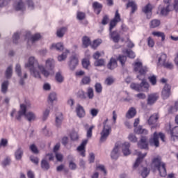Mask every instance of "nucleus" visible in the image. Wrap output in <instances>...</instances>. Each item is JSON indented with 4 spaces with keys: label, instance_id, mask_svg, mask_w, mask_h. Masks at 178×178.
I'll list each match as a JSON object with an SVG mask.
<instances>
[{
    "label": "nucleus",
    "instance_id": "nucleus-1",
    "mask_svg": "<svg viewBox=\"0 0 178 178\" xmlns=\"http://www.w3.org/2000/svg\"><path fill=\"white\" fill-rule=\"evenodd\" d=\"M25 67H29L31 76L35 79H41V74L44 77H49V75L52 74L51 72L45 69L42 64L38 63L37 59L33 56L29 58L28 63L25 64Z\"/></svg>",
    "mask_w": 178,
    "mask_h": 178
},
{
    "label": "nucleus",
    "instance_id": "nucleus-2",
    "mask_svg": "<svg viewBox=\"0 0 178 178\" xmlns=\"http://www.w3.org/2000/svg\"><path fill=\"white\" fill-rule=\"evenodd\" d=\"M31 106V104L30 103L26 104H21L20 105V111L17 113V115H16V119L17 120H20L22 118V116H24L25 119L28 120V122H34L35 120H37V115L33 111H28L26 112L27 110V108H30Z\"/></svg>",
    "mask_w": 178,
    "mask_h": 178
},
{
    "label": "nucleus",
    "instance_id": "nucleus-3",
    "mask_svg": "<svg viewBox=\"0 0 178 178\" xmlns=\"http://www.w3.org/2000/svg\"><path fill=\"white\" fill-rule=\"evenodd\" d=\"M162 159L160 156L153 159L152 162V169H156L159 170L160 175L162 177L166 176V167L165 163L161 161Z\"/></svg>",
    "mask_w": 178,
    "mask_h": 178
},
{
    "label": "nucleus",
    "instance_id": "nucleus-4",
    "mask_svg": "<svg viewBox=\"0 0 178 178\" xmlns=\"http://www.w3.org/2000/svg\"><path fill=\"white\" fill-rule=\"evenodd\" d=\"M134 70L136 73H138V79H143L145 77L147 72H148V68L147 67L143 66V63L141 61H135L134 63Z\"/></svg>",
    "mask_w": 178,
    "mask_h": 178
},
{
    "label": "nucleus",
    "instance_id": "nucleus-5",
    "mask_svg": "<svg viewBox=\"0 0 178 178\" xmlns=\"http://www.w3.org/2000/svg\"><path fill=\"white\" fill-rule=\"evenodd\" d=\"M104 127L103 129L102 130L100 133V142L101 143H105V140L108 139V137H109V134L112 133V127L108 124V119H106L103 122Z\"/></svg>",
    "mask_w": 178,
    "mask_h": 178
},
{
    "label": "nucleus",
    "instance_id": "nucleus-6",
    "mask_svg": "<svg viewBox=\"0 0 178 178\" xmlns=\"http://www.w3.org/2000/svg\"><path fill=\"white\" fill-rule=\"evenodd\" d=\"M159 138H161L163 143H165V134L161 132L159 134H157L156 132H154L153 134V136H151L149 141L150 145H152L154 147H159Z\"/></svg>",
    "mask_w": 178,
    "mask_h": 178
},
{
    "label": "nucleus",
    "instance_id": "nucleus-7",
    "mask_svg": "<svg viewBox=\"0 0 178 178\" xmlns=\"http://www.w3.org/2000/svg\"><path fill=\"white\" fill-rule=\"evenodd\" d=\"M15 72L19 78V83L20 86H24L26 79H27V72H22V66H20L19 64L15 65Z\"/></svg>",
    "mask_w": 178,
    "mask_h": 178
},
{
    "label": "nucleus",
    "instance_id": "nucleus-8",
    "mask_svg": "<svg viewBox=\"0 0 178 178\" xmlns=\"http://www.w3.org/2000/svg\"><path fill=\"white\" fill-rule=\"evenodd\" d=\"M44 67L46 70H48L51 74L49 76H54L55 72H54V68L55 67V60L53 58H48L45 60V65Z\"/></svg>",
    "mask_w": 178,
    "mask_h": 178
},
{
    "label": "nucleus",
    "instance_id": "nucleus-9",
    "mask_svg": "<svg viewBox=\"0 0 178 178\" xmlns=\"http://www.w3.org/2000/svg\"><path fill=\"white\" fill-rule=\"evenodd\" d=\"M79 65V55L74 54L70 57V69L74 70Z\"/></svg>",
    "mask_w": 178,
    "mask_h": 178
},
{
    "label": "nucleus",
    "instance_id": "nucleus-10",
    "mask_svg": "<svg viewBox=\"0 0 178 178\" xmlns=\"http://www.w3.org/2000/svg\"><path fill=\"white\" fill-rule=\"evenodd\" d=\"M13 8L15 10H19L24 12L26 10V3L23 0H15L13 3Z\"/></svg>",
    "mask_w": 178,
    "mask_h": 178
},
{
    "label": "nucleus",
    "instance_id": "nucleus-11",
    "mask_svg": "<svg viewBox=\"0 0 178 178\" xmlns=\"http://www.w3.org/2000/svg\"><path fill=\"white\" fill-rule=\"evenodd\" d=\"M170 85L165 83L161 91V97L163 99H168L172 95Z\"/></svg>",
    "mask_w": 178,
    "mask_h": 178
},
{
    "label": "nucleus",
    "instance_id": "nucleus-12",
    "mask_svg": "<svg viewBox=\"0 0 178 178\" xmlns=\"http://www.w3.org/2000/svg\"><path fill=\"white\" fill-rule=\"evenodd\" d=\"M164 2L165 3V6H163L162 5H160L159 6V9L161 10V13L163 15V16H166V15L170 12V9H169L170 3L169 2V0H164Z\"/></svg>",
    "mask_w": 178,
    "mask_h": 178
},
{
    "label": "nucleus",
    "instance_id": "nucleus-13",
    "mask_svg": "<svg viewBox=\"0 0 178 178\" xmlns=\"http://www.w3.org/2000/svg\"><path fill=\"white\" fill-rule=\"evenodd\" d=\"M119 22H120V14H119V10H117L115 11L114 19L111 20V22H110V28H109L110 31H112V30L113 29V27H115L116 24L119 23Z\"/></svg>",
    "mask_w": 178,
    "mask_h": 178
},
{
    "label": "nucleus",
    "instance_id": "nucleus-14",
    "mask_svg": "<svg viewBox=\"0 0 178 178\" xmlns=\"http://www.w3.org/2000/svg\"><path fill=\"white\" fill-rule=\"evenodd\" d=\"M134 155H137L138 158L134 165V167L137 168V166L141 163L143 159H144V157L147 156V153L142 154L141 152L136 150L134 152Z\"/></svg>",
    "mask_w": 178,
    "mask_h": 178
},
{
    "label": "nucleus",
    "instance_id": "nucleus-15",
    "mask_svg": "<svg viewBox=\"0 0 178 178\" xmlns=\"http://www.w3.org/2000/svg\"><path fill=\"white\" fill-rule=\"evenodd\" d=\"M170 130L168 131V133L170 134L171 136V140L173 141H177L178 140V126L175 127L174 128H171L170 125H169Z\"/></svg>",
    "mask_w": 178,
    "mask_h": 178
},
{
    "label": "nucleus",
    "instance_id": "nucleus-16",
    "mask_svg": "<svg viewBox=\"0 0 178 178\" xmlns=\"http://www.w3.org/2000/svg\"><path fill=\"white\" fill-rule=\"evenodd\" d=\"M122 146V144L120 143H115V145L111 152V159H118L119 158V148Z\"/></svg>",
    "mask_w": 178,
    "mask_h": 178
},
{
    "label": "nucleus",
    "instance_id": "nucleus-17",
    "mask_svg": "<svg viewBox=\"0 0 178 178\" xmlns=\"http://www.w3.org/2000/svg\"><path fill=\"white\" fill-rule=\"evenodd\" d=\"M76 113L80 119L84 118L86 116V110H84V107L80 104H77L76 107Z\"/></svg>",
    "mask_w": 178,
    "mask_h": 178
},
{
    "label": "nucleus",
    "instance_id": "nucleus-18",
    "mask_svg": "<svg viewBox=\"0 0 178 178\" xmlns=\"http://www.w3.org/2000/svg\"><path fill=\"white\" fill-rule=\"evenodd\" d=\"M87 143H88V140H84L81 145L77 147V151L81 156H86V146L87 145Z\"/></svg>",
    "mask_w": 178,
    "mask_h": 178
},
{
    "label": "nucleus",
    "instance_id": "nucleus-19",
    "mask_svg": "<svg viewBox=\"0 0 178 178\" xmlns=\"http://www.w3.org/2000/svg\"><path fill=\"white\" fill-rule=\"evenodd\" d=\"M168 56L165 54H161L157 55V66H163V65H165V63L166 62Z\"/></svg>",
    "mask_w": 178,
    "mask_h": 178
},
{
    "label": "nucleus",
    "instance_id": "nucleus-20",
    "mask_svg": "<svg viewBox=\"0 0 178 178\" xmlns=\"http://www.w3.org/2000/svg\"><path fill=\"white\" fill-rule=\"evenodd\" d=\"M143 12L147 15V19H151L152 15V5L151 3L147 4L143 8Z\"/></svg>",
    "mask_w": 178,
    "mask_h": 178
},
{
    "label": "nucleus",
    "instance_id": "nucleus-21",
    "mask_svg": "<svg viewBox=\"0 0 178 178\" xmlns=\"http://www.w3.org/2000/svg\"><path fill=\"white\" fill-rule=\"evenodd\" d=\"M138 146L142 149H145L148 148V142L147 141V137L142 136L140 140L138 143Z\"/></svg>",
    "mask_w": 178,
    "mask_h": 178
},
{
    "label": "nucleus",
    "instance_id": "nucleus-22",
    "mask_svg": "<svg viewBox=\"0 0 178 178\" xmlns=\"http://www.w3.org/2000/svg\"><path fill=\"white\" fill-rule=\"evenodd\" d=\"M122 152L125 156L127 155H130V143L128 142H125L122 145Z\"/></svg>",
    "mask_w": 178,
    "mask_h": 178
},
{
    "label": "nucleus",
    "instance_id": "nucleus-23",
    "mask_svg": "<svg viewBox=\"0 0 178 178\" xmlns=\"http://www.w3.org/2000/svg\"><path fill=\"white\" fill-rule=\"evenodd\" d=\"M41 38V35L36 33L28 38V45H33L35 41H38Z\"/></svg>",
    "mask_w": 178,
    "mask_h": 178
},
{
    "label": "nucleus",
    "instance_id": "nucleus-24",
    "mask_svg": "<svg viewBox=\"0 0 178 178\" xmlns=\"http://www.w3.org/2000/svg\"><path fill=\"white\" fill-rule=\"evenodd\" d=\"M158 98H159V96H158V94L156 93L149 95L147 99L148 105H152L153 104H155V102H156L158 100Z\"/></svg>",
    "mask_w": 178,
    "mask_h": 178
},
{
    "label": "nucleus",
    "instance_id": "nucleus-25",
    "mask_svg": "<svg viewBox=\"0 0 178 178\" xmlns=\"http://www.w3.org/2000/svg\"><path fill=\"white\" fill-rule=\"evenodd\" d=\"M139 80H141V83H140V87H141V90L140 91H148L149 88V83H148V82H147V81H145V76L140 79H138Z\"/></svg>",
    "mask_w": 178,
    "mask_h": 178
},
{
    "label": "nucleus",
    "instance_id": "nucleus-26",
    "mask_svg": "<svg viewBox=\"0 0 178 178\" xmlns=\"http://www.w3.org/2000/svg\"><path fill=\"white\" fill-rule=\"evenodd\" d=\"M159 119V113H154L148 120L149 124H155L156 122H158Z\"/></svg>",
    "mask_w": 178,
    "mask_h": 178
},
{
    "label": "nucleus",
    "instance_id": "nucleus-27",
    "mask_svg": "<svg viewBox=\"0 0 178 178\" xmlns=\"http://www.w3.org/2000/svg\"><path fill=\"white\" fill-rule=\"evenodd\" d=\"M136 113H137V112L136 111V108L131 107L127 111V113L126 114V118L127 119H133V118H134L136 116Z\"/></svg>",
    "mask_w": 178,
    "mask_h": 178
},
{
    "label": "nucleus",
    "instance_id": "nucleus-28",
    "mask_svg": "<svg viewBox=\"0 0 178 178\" xmlns=\"http://www.w3.org/2000/svg\"><path fill=\"white\" fill-rule=\"evenodd\" d=\"M50 113H51V107H47L43 110L42 115V120H43V122H45V120L48 119V117L49 116Z\"/></svg>",
    "mask_w": 178,
    "mask_h": 178
},
{
    "label": "nucleus",
    "instance_id": "nucleus-29",
    "mask_svg": "<svg viewBox=\"0 0 178 178\" xmlns=\"http://www.w3.org/2000/svg\"><path fill=\"white\" fill-rule=\"evenodd\" d=\"M111 38L114 42H119L120 35L118 32L113 31L111 33Z\"/></svg>",
    "mask_w": 178,
    "mask_h": 178
},
{
    "label": "nucleus",
    "instance_id": "nucleus-30",
    "mask_svg": "<svg viewBox=\"0 0 178 178\" xmlns=\"http://www.w3.org/2000/svg\"><path fill=\"white\" fill-rule=\"evenodd\" d=\"M63 120V115L59 113L56 115V125L59 127L62 124V121Z\"/></svg>",
    "mask_w": 178,
    "mask_h": 178
},
{
    "label": "nucleus",
    "instance_id": "nucleus-31",
    "mask_svg": "<svg viewBox=\"0 0 178 178\" xmlns=\"http://www.w3.org/2000/svg\"><path fill=\"white\" fill-rule=\"evenodd\" d=\"M92 6L95 9V13H97V15H99V13H101V9H102V5L98 2H94Z\"/></svg>",
    "mask_w": 178,
    "mask_h": 178
},
{
    "label": "nucleus",
    "instance_id": "nucleus-32",
    "mask_svg": "<svg viewBox=\"0 0 178 178\" xmlns=\"http://www.w3.org/2000/svg\"><path fill=\"white\" fill-rule=\"evenodd\" d=\"M15 156L17 161H20V159H22V156H23V149H22V147H19L15 151Z\"/></svg>",
    "mask_w": 178,
    "mask_h": 178
},
{
    "label": "nucleus",
    "instance_id": "nucleus-33",
    "mask_svg": "<svg viewBox=\"0 0 178 178\" xmlns=\"http://www.w3.org/2000/svg\"><path fill=\"white\" fill-rule=\"evenodd\" d=\"M51 49H56V51H63V44L61 42L53 44L51 47Z\"/></svg>",
    "mask_w": 178,
    "mask_h": 178
},
{
    "label": "nucleus",
    "instance_id": "nucleus-34",
    "mask_svg": "<svg viewBox=\"0 0 178 178\" xmlns=\"http://www.w3.org/2000/svg\"><path fill=\"white\" fill-rule=\"evenodd\" d=\"M152 34L154 35V37H161V41H165V38L166 37L165 35V33L161 31H153Z\"/></svg>",
    "mask_w": 178,
    "mask_h": 178
},
{
    "label": "nucleus",
    "instance_id": "nucleus-35",
    "mask_svg": "<svg viewBox=\"0 0 178 178\" xmlns=\"http://www.w3.org/2000/svg\"><path fill=\"white\" fill-rule=\"evenodd\" d=\"M118 66V63H116V60L113 58H112L110 60L109 63L108 64L107 67H108V69H111V70L115 69V67H116Z\"/></svg>",
    "mask_w": 178,
    "mask_h": 178
},
{
    "label": "nucleus",
    "instance_id": "nucleus-36",
    "mask_svg": "<svg viewBox=\"0 0 178 178\" xmlns=\"http://www.w3.org/2000/svg\"><path fill=\"white\" fill-rule=\"evenodd\" d=\"M161 25V21L159 19H153L150 22L149 26L151 29H155L159 27Z\"/></svg>",
    "mask_w": 178,
    "mask_h": 178
},
{
    "label": "nucleus",
    "instance_id": "nucleus-37",
    "mask_svg": "<svg viewBox=\"0 0 178 178\" xmlns=\"http://www.w3.org/2000/svg\"><path fill=\"white\" fill-rule=\"evenodd\" d=\"M8 87H9V81H3L1 84V92H3V94L8 92Z\"/></svg>",
    "mask_w": 178,
    "mask_h": 178
},
{
    "label": "nucleus",
    "instance_id": "nucleus-38",
    "mask_svg": "<svg viewBox=\"0 0 178 178\" xmlns=\"http://www.w3.org/2000/svg\"><path fill=\"white\" fill-rule=\"evenodd\" d=\"M82 43H83V46L85 48H87V47H88L89 45H91V40H90V38L87 36H84L82 38Z\"/></svg>",
    "mask_w": 178,
    "mask_h": 178
},
{
    "label": "nucleus",
    "instance_id": "nucleus-39",
    "mask_svg": "<svg viewBox=\"0 0 178 178\" xmlns=\"http://www.w3.org/2000/svg\"><path fill=\"white\" fill-rule=\"evenodd\" d=\"M127 8H131V13H134L137 10V4L134 1H129L127 5Z\"/></svg>",
    "mask_w": 178,
    "mask_h": 178
},
{
    "label": "nucleus",
    "instance_id": "nucleus-40",
    "mask_svg": "<svg viewBox=\"0 0 178 178\" xmlns=\"http://www.w3.org/2000/svg\"><path fill=\"white\" fill-rule=\"evenodd\" d=\"M69 54V50H65L61 55L58 56V60L59 62H62L65 60L67 58V55Z\"/></svg>",
    "mask_w": 178,
    "mask_h": 178
},
{
    "label": "nucleus",
    "instance_id": "nucleus-41",
    "mask_svg": "<svg viewBox=\"0 0 178 178\" xmlns=\"http://www.w3.org/2000/svg\"><path fill=\"white\" fill-rule=\"evenodd\" d=\"M58 99L56 93L51 92L49 94L48 97V102H50V104H52L54 102L56 101Z\"/></svg>",
    "mask_w": 178,
    "mask_h": 178
},
{
    "label": "nucleus",
    "instance_id": "nucleus-42",
    "mask_svg": "<svg viewBox=\"0 0 178 178\" xmlns=\"http://www.w3.org/2000/svg\"><path fill=\"white\" fill-rule=\"evenodd\" d=\"M140 175L143 177H147L149 175V170L145 167L140 168Z\"/></svg>",
    "mask_w": 178,
    "mask_h": 178
},
{
    "label": "nucleus",
    "instance_id": "nucleus-43",
    "mask_svg": "<svg viewBox=\"0 0 178 178\" xmlns=\"http://www.w3.org/2000/svg\"><path fill=\"white\" fill-rule=\"evenodd\" d=\"M123 54H126L129 58H131V59H134V58H136V54L131 49L123 51Z\"/></svg>",
    "mask_w": 178,
    "mask_h": 178
},
{
    "label": "nucleus",
    "instance_id": "nucleus-44",
    "mask_svg": "<svg viewBox=\"0 0 178 178\" xmlns=\"http://www.w3.org/2000/svg\"><path fill=\"white\" fill-rule=\"evenodd\" d=\"M66 30H67V29L65 27L58 29L57 30V33H56L57 36H58L59 38L63 37V35H65V33H66Z\"/></svg>",
    "mask_w": 178,
    "mask_h": 178
},
{
    "label": "nucleus",
    "instance_id": "nucleus-45",
    "mask_svg": "<svg viewBox=\"0 0 178 178\" xmlns=\"http://www.w3.org/2000/svg\"><path fill=\"white\" fill-rule=\"evenodd\" d=\"M77 97L81 99H86V98H87V94L84 90H80L77 92Z\"/></svg>",
    "mask_w": 178,
    "mask_h": 178
},
{
    "label": "nucleus",
    "instance_id": "nucleus-46",
    "mask_svg": "<svg viewBox=\"0 0 178 178\" xmlns=\"http://www.w3.org/2000/svg\"><path fill=\"white\" fill-rule=\"evenodd\" d=\"M55 79H56L57 83H63L64 78H63V76L62 75V73L57 72L56 74Z\"/></svg>",
    "mask_w": 178,
    "mask_h": 178
},
{
    "label": "nucleus",
    "instance_id": "nucleus-47",
    "mask_svg": "<svg viewBox=\"0 0 178 178\" xmlns=\"http://www.w3.org/2000/svg\"><path fill=\"white\" fill-rule=\"evenodd\" d=\"M25 5L27 6L31 10L34 9V1L33 0H26Z\"/></svg>",
    "mask_w": 178,
    "mask_h": 178
},
{
    "label": "nucleus",
    "instance_id": "nucleus-48",
    "mask_svg": "<svg viewBox=\"0 0 178 178\" xmlns=\"http://www.w3.org/2000/svg\"><path fill=\"white\" fill-rule=\"evenodd\" d=\"M135 133L138 134H148V131L147 129H143L141 127L135 128Z\"/></svg>",
    "mask_w": 178,
    "mask_h": 178
},
{
    "label": "nucleus",
    "instance_id": "nucleus-49",
    "mask_svg": "<svg viewBox=\"0 0 178 178\" xmlns=\"http://www.w3.org/2000/svg\"><path fill=\"white\" fill-rule=\"evenodd\" d=\"M130 87L132 90H134L135 91H141V86H140V83L138 84V83H131L130 85Z\"/></svg>",
    "mask_w": 178,
    "mask_h": 178
},
{
    "label": "nucleus",
    "instance_id": "nucleus-50",
    "mask_svg": "<svg viewBox=\"0 0 178 178\" xmlns=\"http://www.w3.org/2000/svg\"><path fill=\"white\" fill-rule=\"evenodd\" d=\"M13 72V69L12 66H9L6 71V79H10V77H12Z\"/></svg>",
    "mask_w": 178,
    "mask_h": 178
},
{
    "label": "nucleus",
    "instance_id": "nucleus-51",
    "mask_svg": "<svg viewBox=\"0 0 178 178\" xmlns=\"http://www.w3.org/2000/svg\"><path fill=\"white\" fill-rule=\"evenodd\" d=\"M91 83V78L90 76H83L81 79V83L84 86Z\"/></svg>",
    "mask_w": 178,
    "mask_h": 178
},
{
    "label": "nucleus",
    "instance_id": "nucleus-52",
    "mask_svg": "<svg viewBox=\"0 0 178 178\" xmlns=\"http://www.w3.org/2000/svg\"><path fill=\"white\" fill-rule=\"evenodd\" d=\"M87 95L89 99H92V98H94V89H92V88H88Z\"/></svg>",
    "mask_w": 178,
    "mask_h": 178
},
{
    "label": "nucleus",
    "instance_id": "nucleus-53",
    "mask_svg": "<svg viewBox=\"0 0 178 178\" xmlns=\"http://www.w3.org/2000/svg\"><path fill=\"white\" fill-rule=\"evenodd\" d=\"M102 42V40L100 39H97L93 41L92 44H91V47L93 49H95Z\"/></svg>",
    "mask_w": 178,
    "mask_h": 178
},
{
    "label": "nucleus",
    "instance_id": "nucleus-54",
    "mask_svg": "<svg viewBox=\"0 0 178 178\" xmlns=\"http://www.w3.org/2000/svg\"><path fill=\"white\" fill-rule=\"evenodd\" d=\"M42 168L44 170H48L49 169V163L45 160H42L41 163Z\"/></svg>",
    "mask_w": 178,
    "mask_h": 178
},
{
    "label": "nucleus",
    "instance_id": "nucleus-55",
    "mask_svg": "<svg viewBox=\"0 0 178 178\" xmlns=\"http://www.w3.org/2000/svg\"><path fill=\"white\" fill-rule=\"evenodd\" d=\"M93 129H94V126H91L87 129V134H86L87 138H91V137H92Z\"/></svg>",
    "mask_w": 178,
    "mask_h": 178
},
{
    "label": "nucleus",
    "instance_id": "nucleus-56",
    "mask_svg": "<svg viewBox=\"0 0 178 178\" xmlns=\"http://www.w3.org/2000/svg\"><path fill=\"white\" fill-rule=\"evenodd\" d=\"M148 79L152 86H155L156 84V76L155 75L149 76Z\"/></svg>",
    "mask_w": 178,
    "mask_h": 178
},
{
    "label": "nucleus",
    "instance_id": "nucleus-57",
    "mask_svg": "<svg viewBox=\"0 0 178 178\" xmlns=\"http://www.w3.org/2000/svg\"><path fill=\"white\" fill-rule=\"evenodd\" d=\"M82 66L85 68V69H88L89 66H90V60L87 59V58H84L82 60Z\"/></svg>",
    "mask_w": 178,
    "mask_h": 178
},
{
    "label": "nucleus",
    "instance_id": "nucleus-58",
    "mask_svg": "<svg viewBox=\"0 0 178 178\" xmlns=\"http://www.w3.org/2000/svg\"><path fill=\"white\" fill-rule=\"evenodd\" d=\"M95 88L96 92H97L98 94H101V92H102V86L101 85V83H96L95 86Z\"/></svg>",
    "mask_w": 178,
    "mask_h": 178
},
{
    "label": "nucleus",
    "instance_id": "nucleus-59",
    "mask_svg": "<svg viewBox=\"0 0 178 178\" xmlns=\"http://www.w3.org/2000/svg\"><path fill=\"white\" fill-rule=\"evenodd\" d=\"M70 138L72 141L79 140V134L76 131H72L70 134Z\"/></svg>",
    "mask_w": 178,
    "mask_h": 178
},
{
    "label": "nucleus",
    "instance_id": "nucleus-60",
    "mask_svg": "<svg viewBox=\"0 0 178 178\" xmlns=\"http://www.w3.org/2000/svg\"><path fill=\"white\" fill-rule=\"evenodd\" d=\"M105 65V60L104 59L96 60L95 62V66H104Z\"/></svg>",
    "mask_w": 178,
    "mask_h": 178
},
{
    "label": "nucleus",
    "instance_id": "nucleus-61",
    "mask_svg": "<svg viewBox=\"0 0 178 178\" xmlns=\"http://www.w3.org/2000/svg\"><path fill=\"white\" fill-rule=\"evenodd\" d=\"M128 140H129V141L131 143H137V137H136V135L133 134H130L128 136Z\"/></svg>",
    "mask_w": 178,
    "mask_h": 178
},
{
    "label": "nucleus",
    "instance_id": "nucleus-62",
    "mask_svg": "<svg viewBox=\"0 0 178 178\" xmlns=\"http://www.w3.org/2000/svg\"><path fill=\"white\" fill-rule=\"evenodd\" d=\"M104 51L99 52V51H96L94 54H93V58L94 59H96L97 60V59H99V58H101V56H104Z\"/></svg>",
    "mask_w": 178,
    "mask_h": 178
},
{
    "label": "nucleus",
    "instance_id": "nucleus-63",
    "mask_svg": "<svg viewBox=\"0 0 178 178\" xmlns=\"http://www.w3.org/2000/svg\"><path fill=\"white\" fill-rule=\"evenodd\" d=\"M118 60L120 62L122 66H123V65H124L126 63V60H127V57H126V56H120L118 57Z\"/></svg>",
    "mask_w": 178,
    "mask_h": 178
},
{
    "label": "nucleus",
    "instance_id": "nucleus-64",
    "mask_svg": "<svg viewBox=\"0 0 178 178\" xmlns=\"http://www.w3.org/2000/svg\"><path fill=\"white\" fill-rule=\"evenodd\" d=\"M29 148L33 154H38V148H37V146H35V145H31Z\"/></svg>",
    "mask_w": 178,
    "mask_h": 178
}]
</instances>
